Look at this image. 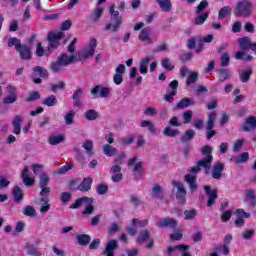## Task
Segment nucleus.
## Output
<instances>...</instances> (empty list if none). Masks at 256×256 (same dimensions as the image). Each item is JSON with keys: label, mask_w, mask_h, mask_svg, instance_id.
Masks as SVG:
<instances>
[{"label": "nucleus", "mask_w": 256, "mask_h": 256, "mask_svg": "<svg viewBox=\"0 0 256 256\" xmlns=\"http://www.w3.org/2000/svg\"><path fill=\"white\" fill-rule=\"evenodd\" d=\"M216 73H218V79L220 83H224V81H227V79L231 78V71L226 68H220L216 70Z\"/></svg>", "instance_id": "393cba45"}, {"label": "nucleus", "mask_w": 256, "mask_h": 256, "mask_svg": "<svg viewBox=\"0 0 256 256\" xmlns=\"http://www.w3.org/2000/svg\"><path fill=\"white\" fill-rule=\"evenodd\" d=\"M25 249H26L27 255H31V256H41L42 255L41 251L39 250V248H37L35 246V244L26 243Z\"/></svg>", "instance_id": "7c9ffc66"}, {"label": "nucleus", "mask_w": 256, "mask_h": 256, "mask_svg": "<svg viewBox=\"0 0 256 256\" xmlns=\"http://www.w3.org/2000/svg\"><path fill=\"white\" fill-rule=\"evenodd\" d=\"M42 105H45L46 107H55V105H57V96L52 94L46 97L42 101Z\"/></svg>", "instance_id": "c9c22d12"}, {"label": "nucleus", "mask_w": 256, "mask_h": 256, "mask_svg": "<svg viewBox=\"0 0 256 256\" xmlns=\"http://www.w3.org/2000/svg\"><path fill=\"white\" fill-rule=\"evenodd\" d=\"M190 105H195V98H182L174 109H187Z\"/></svg>", "instance_id": "4be33fe9"}, {"label": "nucleus", "mask_w": 256, "mask_h": 256, "mask_svg": "<svg viewBox=\"0 0 256 256\" xmlns=\"http://www.w3.org/2000/svg\"><path fill=\"white\" fill-rule=\"evenodd\" d=\"M75 119V112L74 110H69L65 115H64V121L66 125H73V121Z\"/></svg>", "instance_id": "8fccbe9b"}, {"label": "nucleus", "mask_w": 256, "mask_h": 256, "mask_svg": "<svg viewBox=\"0 0 256 256\" xmlns=\"http://www.w3.org/2000/svg\"><path fill=\"white\" fill-rule=\"evenodd\" d=\"M17 94H8L6 97L3 98L4 105H13V103L17 102Z\"/></svg>", "instance_id": "603ef678"}, {"label": "nucleus", "mask_w": 256, "mask_h": 256, "mask_svg": "<svg viewBox=\"0 0 256 256\" xmlns=\"http://www.w3.org/2000/svg\"><path fill=\"white\" fill-rule=\"evenodd\" d=\"M103 153L106 155V157H113V155H117V153H119V150L111 146V144H105L103 146Z\"/></svg>", "instance_id": "473e14b6"}, {"label": "nucleus", "mask_w": 256, "mask_h": 256, "mask_svg": "<svg viewBox=\"0 0 256 256\" xmlns=\"http://www.w3.org/2000/svg\"><path fill=\"white\" fill-rule=\"evenodd\" d=\"M17 51H19V56L23 61H31V59H33L31 48L26 44H22Z\"/></svg>", "instance_id": "dca6fc26"}, {"label": "nucleus", "mask_w": 256, "mask_h": 256, "mask_svg": "<svg viewBox=\"0 0 256 256\" xmlns=\"http://www.w3.org/2000/svg\"><path fill=\"white\" fill-rule=\"evenodd\" d=\"M179 133H181L179 129H172L171 126H167L163 131L165 137H177Z\"/></svg>", "instance_id": "c03bdc74"}, {"label": "nucleus", "mask_w": 256, "mask_h": 256, "mask_svg": "<svg viewBox=\"0 0 256 256\" xmlns=\"http://www.w3.org/2000/svg\"><path fill=\"white\" fill-rule=\"evenodd\" d=\"M113 19L115 20V23H108L105 25L104 31H109L110 29L113 31V33H117L121 27V25H123V20H121V18H119V11H114L112 13Z\"/></svg>", "instance_id": "9b49d317"}, {"label": "nucleus", "mask_w": 256, "mask_h": 256, "mask_svg": "<svg viewBox=\"0 0 256 256\" xmlns=\"http://www.w3.org/2000/svg\"><path fill=\"white\" fill-rule=\"evenodd\" d=\"M140 127H147L150 133L157 135V128L155 127V124L151 123L149 120H143L140 124Z\"/></svg>", "instance_id": "4c0bfd02"}, {"label": "nucleus", "mask_w": 256, "mask_h": 256, "mask_svg": "<svg viewBox=\"0 0 256 256\" xmlns=\"http://www.w3.org/2000/svg\"><path fill=\"white\" fill-rule=\"evenodd\" d=\"M172 185L177 188L176 199L178 203L185 205V203H187V190H185V186L179 181L172 182Z\"/></svg>", "instance_id": "6e6552de"}, {"label": "nucleus", "mask_w": 256, "mask_h": 256, "mask_svg": "<svg viewBox=\"0 0 256 256\" xmlns=\"http://www.w3.org/2000/svg\"><path fill=\"white\" fill-rule=\"evenodd\" d=\"M33 73L39 75L42 79H47L49 77V71L43 66H35L33 68Z\"/></svg>", "instance_id": "2f4dec72"}, {"label": "nucleus", "mask_w": 256, "mask_h": 256, "mask_svg": "<svg viewBox=\"0 0 256 256\" xmlns=\"http://www.w3.org/2000/svg\"><path fill=\"white\" fill-rule=\"evenodd\" d=\"M77 59V55H67V53H62L57 58L56 61H52L50 64L49 69L52 73H59L63 67H67L68 65H71Z\"/></svg>", "instance_id": "f03ea898"}, {"label": "nucleus", "mask_w": 256, "mask_h": 256, "mask_svg": "<svg viewBox=\"0 0 256 256\" xmlns=\"http://www.w3.org/2000/svg\"><path fill=\"white\" fill-rule=\"evenodd\" d=\"M83 149H85L87 155H94L95 152H93V141L92 140H86L84 144L82 145Z\"/></svg>", "instance_id": "5fc2aeb1"}, {"label": "nucleus", "mask_w": 256, "mask_h": 256, "mask_svg": "<svg viewBox=\"0 0 256 256\" xmlns=\"http://www.w3.org/2000/svg\"><path fill=\"white\" fill-rule=\"evenodd\" d=\"M109 191V186L105 183H101L96 188V193L98 195H105Z\"/></svg>", "instance_id": "69168bd1"}, {"label": "nucleus", "mask_w": 256, "mask_h": 256, "mask_svg": "<svg viewBox=\"0 0 256 256\" xmlns=\"http://www.w3.org/2000/svg\"><path fill=\"white\" fill-rule=\"evenodd\" d=\"M189 250V245L179 244L175 246H169L167 248V255H173V251H180V253H185V251Z\"/></svg>", "instance_id": "a878e982"}, {"label": "nucleus", "mask_w": 256, "mask_h": 256, "mask_svg": "<svg viewBox=\"0 0 256 256\" xmlns=\"http://www.w3.org/2000/svg\"><path fill=\"white\" fill-rule=\"evenodd\" d=\"M220 61H221V67H229V62L231 61L229 52H224L221 55Z\"/></svg>", "instance_id": "680f3d73"}, {"label": "nucleus", "mask_w": 256, "mask_h": 256, "mask_svg": "<svg viewBox=\"0 0 256 256\" xmlns=\"http://www.w3.org/2000/svg\"><path fill=\"white\" fill-rule=\"evenodd\" d=\"M151 28L147 27L140 31L138 35L139 41L142 43H147L148 45H151L153 43V39H151Z\"/></svg>", "instance_id": "f3484780"}, {"label": "nucleus", "mask_w": 256, "mask_h": 256, "mask_svg": "<svg viewBox=\"0 0 256 256\" xmlns=\"http://www.w3.org/2000/svg\"><path fill=\"white\" fill-rule=\"evenodd\" d=\"M224 171H225V163L221 161L215 162L211 171L212 179H216L217 181L221 180L223 178Z\"/></svg>", "instance_id": "f8f14e48"}, {"label": "nucleus", "mask_w": 256, "mask_h": 256, "mask_svg": "<svg viewBox=\"0 0 256 256\" xmlns=\"http://www.w3.org/2000/svg\"><path fill=\"white\" fill-rule=\"evenodd\" d=\"M78 245L82 247H87L91 243V236L88 234H77L76 235Z\"/></svg>", "instance_id": "c85d7f7f"}, {"label": "nucleus", "mask_w": 256, "mask_h": 256, "mask_svg": "<svg viewBox=\"0 0 256 256\" xmlns=\"http://www.w3.org/2000/svg\"><path fill=\"white\" fill-rule=\"evenodd\" d=\"M40 203H44L40 207V213H47L51 209V204H49V198H40Z\"/></svg>", "instance_id": "3c124183"}, {"label": "nucleus", "mask_w": 256, "mask_h": 256, "mask_svg": "<svg viewBox=\"0 0 256 256\" xmlns=\"http://www.w3.org/2000/svg\"><path fill=\"white\" fill-rule=\"evenodd\" d=\"M161 65L166 71H173V69H175V65L171 64V60H169V58H163Z\"/></svg>", "instance_id": "13d9d810"}, {"label": "nucleus", "mask_w": 256, "mask_h": 256, "mask_svg": "<svg viewBox=\"0 0 256 256\" xmlns=\"http://www.w3.org/2000/svg\"><path fill=\"white\" fill-rule=\"evenodd\" d=\"M151 193H152V197L154 199H160V200L164 199L163 188H161V186H159V184L154 185Z\"/></svg>", "instance_id": "72a5a7b5"}, {"label": "nucleus", "mask_w": 256, "mask_h": 256, "mask_svg": "<svg viewBox=\"0 0 256 256\" xmlns=\"http://www.w3.org/2000/svg\"><path fill=\"white\" fill-rule=\"evenodd\" d=\"M253 75V70L249 69V70H244L242 71V73L240 74V81L242 83H247L250 79L251 76Z\"/></svg>", "instance_id": "09e8293b"}, {"label": "nucleus", "mask_w": 256, "mask_h": 256, "mask_svg": "<svg viewBox=\"0 0 256 256\" xmlns=\"http://www.w3.org/2000/svg\"><path fill=\"white\" fill-rule=\"evenodd\" d=\"M49 181H51L49 174L42 172L39 177V187H49Z\"/></svg>", "instance_id": "58836bf2"}, {"label": "nucleus", "mask_w": 256, "mask_h": 256, "mask_svg": "<svg viewBox=\"0 0 256 256\" xmlns=\"http://www.w3.org/2000/svg\"><path fill=\"white\" fill-rule=\"evenodd\" d=\"M84 116L87 121H95L96 119H99V112L95 109H90L84 113Z\"/></svg>", "instance_id": "e433bc0d"}, {"label": "nucleus", "mask_w": 256, "mask_h": 256, "mask_svg": "<svg viewBox=\"0 0 256 256\" xmlns=\"http://www.w3.org/2000/svg\"><path fill=\"white\" fill-rule=\"evenodd\" d=\"M85 203L88 204V206L83 210V215H91L93 211H95V207H93V198H89L87 196L78 198L75 200V203L70 205V209H79L81 205H85Z\"/></svg>", "instance_id": "20e7f679"}, {"label": "nucleus", "mask_w": 256, "mask_h": 256, "mask_svg": "<svg viewBox=\"0 0 256 256\" xmlns=\"http://www.w3.org/2000/svg\"><path fill=\"white\" fill-rule=\"evenodd\" d=\"M177 225H179V222L171 217L162 218L156 223L158 229H177Z\"/></svg>", "instance_id": "9d476101"}, {"label": "nucleus", "mask_w": 256, "mask_h": 256, "mask_svg": "<svg viewBox=\"0 0 256 256\" xmlns=\"http://www.w3.org/2000/svg\"><path fill=\"white\" fill-rule=\"evenodd\" d=\"M246 125L242 126V131L245 133H249L251 129H256V117L255 116H249L245 120Z\"/></svg>", "instance_id": "412c9836"}, {"label": "nucleus", "mask_w": 256, "mask_h": 256, "mask_svg": "<svg viewBox=\"0 0 256 256\" xmlns=\"http://www.w3.org/2000/svg\"><path fill=\"white\" fill-rule=\"evenodd\" d=\"M91 95H100V97L106 99L111 94V89L109 87H101V85H96L90 90Z\"/></svg>", "instance_id": "2eb2a0df"}, {"label": "nucleus", "mask_w": 256, "mask_h": 256, "mask_svg": "<svg viewBox=\"0 0 256 256\" xmlns=\"http://www.w3.org/2000/svg\"><path fill=\"white\" fill-rule=\"evenodd\" d=\"M65 37L63 32H58L57 34L50 33L48 34V51L49 53H53L57 47H59V41Z\"/></svg>", "instance_id": "423d86ee"}, {"label": "nucleus", "mask_w": 256, "mask_h": 256, "mask_svg": "<svg viewBox=\"0 0 256 256\" xmlns=\"http://www.w3.org/2000/svg\"><path fill=\"white\" fill-rule=\"evenodd\" d=\"M41 99V94L38 91H31L26 98V103H33V101H37Z\"/></svg>", "instance_id": "4d7b16f0"}, {"label": "nucleus", "mask_w": 256, "mask_h": 256, "mask_svg": "<svg viewBox=\"0 0 256 256\" xmlns=\"http://www.w3.org/2000/svg\"><path fill=\"white\" fill-rule=\"evenodd\" d=\"M238 43L242 51L236 52L235 59L241 60L243 59V57H245V51H249V49H251V45L253 44V42H251V39H249V37L245 36L243 38H240L238 40Z\"/></svg>", "instance_id": "0eeeda50"}, {"label": "nucleus", "mask_w": 256, "mask_h": 256, "mask_svg": "<svg viewBox=\"0 0 256 256\" xmlns=\"http://www.w3.org/2000/svg\"><path fill=\"white\" fill-rule=\"evenodd\" d=\"M202 154L206 155V157L199 160L196 166L190 168L188 170L189 173H199V171H201V167H203L205 169V174L209 175L211 163H213V148H211L209 145L204 146L202 149Z\"/></svg>", "instance_id": "f257e3e1"}, {"label": "nucleus", "mask_w": 256, "mask_h": 256, "mask_svg": "<svg viewBox=\"0 0 256 256\" xmlns=\"http://www.w3.org/2000/svg\"><path fill=\"white\" fill-rule=\"evenodd\" d=\"M75 167V164L73 162H69L68 164L58 168L55 173L56 175H65L68 171H71Z\"/></svg>", "instance_id": "ea45409f"}, {"label": "nucleus", "mask_w": 256, "mask_h": 256, "mask_svg": "<svg viewBox=\"0 0 256 256\" xmlns=\"http://www.w3.org/2000/svg\"><path fill=\"white\" fill-rule=\"evenodd\" d=\"M198 79H199V73L190 72V74H189V76L187 77V80H186L187 87L193 85V83H197Z\"/></svg>", "instance_id": "de8ad7c7"}, {"label": "nucleus", "mask_w": 256, "mask_h": 256, "mask_svg": "<svg viewBox=\"0 0 256 256\" xmlns=\"http://www.w3.org/2000/svg\"><path fill=\"white\" fill-rule=\"evenodd\" d=\"M182 143H187L192 139H195V130H187L184 135L181 136Z\"/></svg>", "instance_id": "79ce46f5"}, {"label": "nucleus", "mask_w": 256, "mask_h": 256, "mask_svg": "<svg viewBox=\"0 0 256 256\" xmlns=\"http://www.w3.org/2000/svg\"><path fill=\"white\" fill-rule=\"evenodd\" d=\"M215 119H217V113L211 112L208 115V120L206 124V139L210 141L214 136L217 135V131H215Z\"/></svg>", "instance_id": "39448f33"}, {"label": "nucleus", "mask_w": 256, "mask_h": 256, "mask_svg": "<svg viewBox=\"0 0 256 256\" xmlns=\"http://www.w3.org/2000/svg\"><path fill=\"white\" fill-rule=\"evenodd\" d=\"M206 19H209V13H202L195 18L194 23L195 25H203Z\"/></svg>", "instance_id": "0e129e2a"}, {"label": "nucleus", "mask_w": 256, "mask_h": 256, "mask_svg": "<svg viewBox=\"0 0 256 256\" xmlns=\"http://www.w3.org/2000/svg\"><path fill=\"white\" fill-rule=\"evenodd\" d=\"M147 117H155L157 115V109L155 107L149 106L143 112Z\"/></svg>", "instance_id": "774afa93"}, {"label": "nucleus", "mask_w": 256, "mask_h": 256, "mask_svg": "<svg viewBox=\"0 0 256 256\" xmlns=\"http://www.w3.org/2000/svg\"><path fill=\"white\" fill-rule=\"evenodd\" d=\"M22 45L23 44H21V40L17 37H11L8 39V47H15L16 51L21 49Z\"/></svg>", "instance_id": "49530a36"}, {"label": "nucleus", "mask_w": 256, "mask_h": 256, "mask_svg": "<svg viewBox=\"0 0 256 256\" xmlns=\"http://www.w3.org/2000/svg\"><path fill=\"white\" fill-rule=\"evenodd\" d=\"M246 198L251 199L250 206L255 207L256 206V196H255V190L249 189L246 192Z\"/></svg>", "instance_id": "052dcab7"}, {"label": "nucleus", "mask_w": 256, "mask_h": 256, "mask_svg": "<svg viewBox=\"0 0 256 256\" xmlns=\"http://www.w3.org/2000/svg\"><path fill=\"white\" fill-rule=\"evenodd\" d=\"M255 237V229H246L242 232V239L249 241Z\"/></svg>", "instance_id": "6e6d98bb"}, {"label": "nucleus", "mask_w": 256, "mask_h": 256, "mask_svg": "<svg viewBox=\"0 0 256 256\" xmlns=\"http://www.w3.org/2000/svg\"><path fill=\"white\" fill-rule=\"evenodd\" d=\"M36 55L37 57H43V56H48L51 55V52H49V49L45 51V48H43V43L38 42L36 46Z\"/></svg>", "instance_id": "a19ab883"}, {"label": "nucleus", "mask_w": 256, "mask_h": 256, "mask_svg": "<svg viewBox=\"0 0 256 256\" xmlns=\"http://www.w3.org/2000/svg\"><path fill=\"white\" fill-rule=\"evenodd\" d=\"M150 237H151V232L149 230H142L137 237V243L141 245L145 243V241L149 240Z\"/></svg>", "instance_id": "f704fd0d"}, {"label": "nucleus", "mask_w": 256, "mask_h": 256, "mask_svg": "<svg viewBox=\"0 0 256 256\" xmlns=\"http://www.w3.org/2000/svg\"><path fill=\"white\" fill-rule=\"evenodd\" d=\"M97 47V39L91 38L89 49L83 54V59H89V57H93L95 55V48Z\"/></svg>", "instance_id": "5701e85b"}, {"label": "nucleus", "mask_w": 256, "mask_h": 256, "mask_svg": "<svg viewBox=\"0 0 256 256\" xmlns=\"http://www.w3.org/2000/svg\"><path fill=\"white\" fill-rule=\"evenodd\" d=\"M119 249V242L115 239H111L107 242L103 255L105 256H115V251Z\"/></svg>", "instance_id": "ddd939ff"}, {"label": "nucleus", "mask_w": 256, "mask_h": 256, "mask_svg": "<svg viewBox=\"0 0 256 256\" xmlns=\"http://www.w3.org/2000/svg\"><path fill=\"white\" fill-rule=\"evenodd\" d=\"M184 220L185 221H193L195 217H197V210L191 209V210H185L184 211Z\"/></svg>", "instance_id": "864d4df0"}, {"label": "nucleus", "mask_w": 256, "mask_h": 256, "mask_svg": "<svg viewBox=\"0 0 256 256\" xmlns=\"http://www.w3.org/2000/svg\"><path fill=\"white\" fill-rule=\"evenodd\" d=\"M204 191L208 197V201L206 203L207 207H213V205H215V199L219 197L217 195V189H211V186L206 185L204 186Z\"/></svg>", "instance_id": "4468645a"}, {"label": "nucleus", "mask_w": 256, "mask_h": 256, "mask_svg": "<svg viewBox=\"0 0 256 256\" xmlns=\"http://www.w3.org/2000/svg\"><path fill=\"white\" fill-rule=\"evenodd\" d=\"M81 97H83V90L82 88H78L74 91L72 95L73 105L74 107H81Z\"/></svg>", "instance_id": "bb28decb"}, {"label": "nucleus", "mask_w": 256, "mask_h": 256, "mask_svg": "<svg viewBox=\"0 0 256 256\" xmlns=\"http://www.w3.org/2000/svg\"><path fill=\"white\" fill-rule=\"evenodd\" d=\"M103 11L104 9L99 7L96 8L93 13H92V20L94 21V23H97V21H99V19H101L102 15H103Z\"/></svg>", "instance_id": "e2e57ef3"}, {"label": "nucleus", "mask_w": 256, "mask_h": 256, "mask_svg": "<svg viewBox=\"0 0 256 256\" xmlns=\"http://www.w3.org/2000/svg\"><path fill=\"white\" fill-rule=\"evenodd\" d=\"M170 90H166V94L164 95V101L167 103H173L175 101V95H177V89H179V81L173 80L169 83Z\"/></svg>", "instance_id": "1a4fd4ad"}, {"label": "nucleus", "mask_w": 256, "mask_h": 256, "mask_svg": "<svg viewBox=\"0 0 256 256\" xmlns=\"http://www.w3.org/2000/svg\"><path fill=\"white\" fill-rule=\"evenodd\" d=\"M234 17H242L247 19L253 15V3L249 0H242L236 3L233 11Z\"/></svg>", "instance_id": "7ed1b4c3"}, {"label": "nucleus", "mask_w": 256, "mask_h": 256, "mask_svg": "<svg viewBox=\"0 0 256 256\" xmlns=\"http://www.w3.org/2000/svg\"><path fill=\"white\" fill-rule=\"evenodd\" d=\"M12 195L14 198L15 203H20V201H23V198L25 197V194L23 193V189L19 186H14L12 190Z\"/></svg>", "instance_id": "b1692460"}, {"label": "nucleus", "mask_w": 256, "mask_h": 256, "mask_svg": "<svg viewBox=\"0 0 256 256\" xmlns=\"http://www.w3.org/2000/svg\"><path fill=\"white\" fill-rule=\"evenodd\" d=\"M156 3H158L160 9L164 13H169V11L173 9V4L171 3V0H156Z\"/></svg>", "instance_id": "c756f323"}, {"label": "nucleus", "mask_w": 256, "mask_h": 256, "mask_svg": "<svg viewBox=\"0 0 256 256\" xmlns=\"http://www.w3.org/2000/svg\"><path fill=\"white\" fill-rule=\"evenodd\" d=\"M132 225L133 227H147L149 225V220L145 219V220H139L137 218L132 219Z\"/></svg>", "instance_id": "bf43d9fd"}, {"label": "nucleus", "mask_w": 256, "mask_h": 256, "mask_svg": "<svg viewBox=\"0 0 256 256\" xmlns=\"http://www.w3.org/2000/svg\"><path fill=\"white\" fill-rule=\"evenodd\" d=\"M149 63H151V58L149 57H144L140 60V68L139 71L141 75H147L149 73Z\"/></svg>", "instance_id": "cd10ccee"}, {"label": "nucleus", "mask_w": 256, "mask_h": 256, "mask_svg": "<svg viewBox=\"0 0 256 256\" xmlns=\"http://www.w3.org/2000/svg\"><path fill=\"white\" fill-rule=\"evenodd\" d=\"M184 181L188 183L190 191L193 193L194 191H197L198 185H197V176L186 174L184 176Z\"/></svg>", "instance_id": "a211bd4d"}, {"label": "nucleus", "mask_w": 256, "mask_h": 256, "mask_svg": "<svg viewBox=\"0 0 256 256\" xmlns=\"http://www.w3.org/2000/svg\"><path fill=\"white\" fill-rule=\"evenodd\" d=\"M231 11H233L231 6L222 7L218 12V19H220V20L225 19V17H227V15H231Z\"/></svg>", "instance_id": "37998d69"}, {"label": "nucleus", "mask_w": 256, "mask_h": 256, "mask_svg": "<svg viewBox=\"0 0 256 256\" xmlns=\"http://www.w3.org/2000/svg\"><path fill=\"white\" fill-rule=\"evenodd\" d=\"M63 141H65V135L63 134L49 137V145H59V143H63Z\"/></svg>", "instance_id": "a18cd8bd"}, {"label": "nucleus", "mask_w": 256, "mask_h": 256, "mask_svg": "<svg viewBox=\"0 0 256 256\" xmlns=\"http://www.w3.org/2000/svg\"><path fill=\"white\" fill-rule=\"evenodd\" d=\"M93 185V178L87 177L82 180V182L78 185V191H81L82 193H86L91 189Z\"/></svg>", "instance_id": "6ab92c4d"}, {"label": "nucleus", "mask_w": 256, "mask_h": 256, "mask_svg": "<svg viewBox=\"0 0 256 256\" xmlns=\"http://www.w3.org/2000/svg\"><path fill=\"white\" fill-rule=\"evenodd\" d=\"M21 125H23V118H21L19 115L14 116L12 127L15 135H21Z\"/></svg>", "instance_id": "aec40b11"}, {"label": "nucleus", "mask_w": 256, "mask_h": 256, "mask_svg": "<svg viewBox=\"0 0 256 256\" xmlns=\"http://www.w3.org/2000/svg\"><path fill=\"white\" fill-rule=\"evenodd\" d=\"M249 161V153L243 152L238 158L235 159V163H247Z\"/></svg>", "instance_id": "338daca9"}]
</instances>
